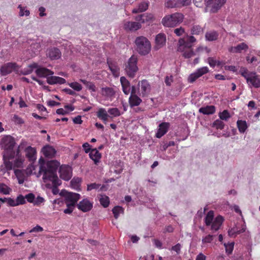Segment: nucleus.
I'll return each mask as SVG.
<instances>
[{
	"label": "nucleus",
	"instance_id": "obj_1",
	"mask_svg": "<svg viewBox=\"0 0 260 260\" xmlns=\"http://www.w3.org/2000/svg\"><path fill=\"white\" fill-rule=\"evenodd\" d=\"M40 164L39 174L43 173V179L45 182L47 180L58 178L56 174L60 163L57 160H53L48 161L45 164L43 158H40L39 160Z\"/></svg>",
	"mask_w": 260,
	"mask_h": 260
},
{
	"label": "nucleus",
	"instance_id": "obj_2",
	"mask_svg": "<svg viewBox=\"0 0 260 260\" xmlns=\"http://www.w3.org/2000/svg\"><path fill=\"white\" fill-rule=\"evenodd\" d=\"M195 41L194 37L188 36L185 38H180L178 42V51L183 52L185 58H190L194 55L192 44Z\"/></svg>",
	"mask_w": 260,
	"mask_h": 260
},
{
	"label": "nucleus",
	"instance_id": "obj_3",
	"mask_svg": "<svg viewBox=\"0 0 260 260\" xmlns=\"http://www.w3.org/2000/svg\"><path fill=\"white\" fill-rule=\"evenodd\" d=\"M3 160L7 171L14 169L15 168H22L24 161L23 157L19 151H16L13 157H6Z\"/></svg>",
	"mask_w": 260,
	"mask_h": 260
},
{
	"label": "nucleus",
	"instance_id": "obj_4",
	"mask_svg": "<svg viewBox=\"0 0 260 260\" xmlns=\"http://www.w3.org/2000/svg\"><path fill=\"white\" fill-rule=\"evenodd\" d=\"M15 144L14 139L10 136H7L2 138L1 145L2 148L4 149L3 159H5L6 157L14 156V153L16 152V151L14 150Z\"/></svg>",
	"mask_w": 260,
	"mask_h": 260
},
{
	"label": "nucleus",
	"instance_id": "obj_5",
	"mask_svg": "<svg viewBox=\"0 0 260 260\" xmlns=\"http://www.w3.org/2000/svg\"><path fill=\"white\" fill-rule=\"evenodd\" d=\"M239 73L246 80L249 86L255 88L260 87V76H258L256 73L249 72L245 68H241Z\"/></svg>",
	"mask_w": 260,
	"mask_h": 260
},
{
	"label": "nucleus",
	"instance_id": "obj_6",
	"mask_svg": "<svg viewBox=\"0 0 260 260\" xmlns=\"http://www.w3.org/2000/svg\"><path fill=\"white\" fill-rule=\"evenodd\" d=\"M214 216V212L210 211L205 217V221L207 225L211 226V230L212 231H217L221 226L224 219L220 215H218L215 218Z\"/></svg>",
	"mask_w": 260,
	"mask_h": 260
},
{
	"label": "nucleus",
	"instance_id": "obj_7",
	"mask_svg": "<svg viewBox=\"0 0 260 260\" xmlns=\"http://www.w3.org/2000/svg\"><path fill=\"white\" fill-rule=\"evenodd\" d=\"M184 18V16L180 13H175L165 16L161 20L162 24L165 27H174L181 23Z\"/></svg>",
	"mask_w": 260,
	"mask_h": 260
},
{
	"label": "nucleus",
	"instance_id": "obj_8",
	"mask_svg": "<svg viewBox=\"0 0 260 260\" xmlns=\"http://www.w3.org/2000/svg\"><path fill=\"white\" fill-rule=\"evenodd\" d=\"M135 44L137 52L142 55L149 53L151 50V44L149 40L145 37L140 36L136 39Z\"/></svg>",
	"mask_w": 260,
	"mask_h": 260
},
{
	"label": "nucleus",
	"instance_id": "obj_9",
	"mask_svg": "<svg viewBox=\"0 0 260 260\" xmlns=\"http://www.w3.org/2000/svg\"><path fill=\"white\" fill-rule=\"evenodd\" d=\"M138 57L133 55L125 64L124 71L126 75L130 78H133L138 71L137 66Z\"/></svg>",
	"mask_w": 260,
	"mask_h": 260
},
{
	"label": "nucleus",
	"instance_id": "obj_10",
	"mask_svg": "<svg viewBox=\"0 0 260 260\" xmlns=\"http://www.w3.org/2000/svg\"><path fill=\"white\" fill-rule=\"evenodd\" d=\"M59 194L64 197L66 204H72L74 206L80 198V195L79 193L68 192L66 190H62Z\"/></svg>",
	"mask_w": 260,
	"mask_h": 260
},
{
	"label": "nucleus",
	"instance_id": "obj_11",
	"mask_svg": "<svg viewBox=\"0 0 260 260\" xmlns=\"http://www.w3.org/2000/svg\"><path fill=\"white\" fill-rule=\"evenodd\" d=\"M206 6L212 13L216 12L225 4L226 0H205Z\"/></svg>",
	"mask_w": 260,
	"mask_h": 260
},
{
	"label": "nucleus",
	"instance_id": "obj_12",
	"mask_svg": "<svg viewBox=\"0 0 260 260\" xmlns=\"http://www.w3.org/2000/svg\"><path fill=\"white\" fill-rule=\"evenodd\" d=\"M191 0H166L165 6L167 8H181L189 5Z\"/></svg>",
	"mask_w": 260,
	"mask_h": 260
},
{
	"label": "nucleus",
	"instance_id": "obj_13",
	"mask_svg": "<svg viewBox=\"0 0 260 260\" xmlns=\"http://www.w3.org/2000/svg\"><path fill=\"white\" fill-rule=\"evenodd\" d=\"M59 173L60 178L66 181L69 180L72 176V168L68 165H62L60 166Z\"/></svg>",
	"mask_w": 260,
	"mask_h": 260
},
{
	"label": "nucleus",
	"instance_id": "obj_14",
	"mask_svg": "<svg viewBox=\"0 0 260 260\" xmlns=\"http://www.w3.org/2000/svg\"><path fill=\"white\" fill-rule=\"evenodd\" d=\"M18 68V65L15 62H8L4 64L0 69L2 76H6L10 74L13 70Z\"/></svg>",
	"mask_w": 260,
	"mask_h": 260
},
{
	"label": "nucleus",
	"instance_id": "obj_15",
	"mask_svg": "<svg viewBox=\"0 0 260 260\" xmlns=\"http://www.w3.org/2000/svg\"><path fill=\"white\" fill-rule=\"evenodd\" d=\"M142 27L139 22L125 21L123 23V29L126 31H135Z\"/></svg>",
	"mask_w": 260,
	"mask_h": 260
},
{
	"label": "nucleus",
	"instance_id": "obj_16",
	"mask_svg": "<svg viewBox=\"0 0 260 260\" xmlns=\"http://www.w3.org/2000/svg\"><path fill=\"white\" fill-rule=\"evenodd\" d=\"M46 55L51 60H56L60 58L61 53L56 47H51L47 49Z\"/></svg>",
	"mask_w": 260,
	"mask_h": 260
},
{
	"label": "nucleus",
	"instance_id": "obj_17",
	"mask_svg": "<svg viewBox=\"0 0 260 260\" xmlns=\"http://www.w3.org/2000/svg\"><path fill=\"white\" fill-rule=\"evenodd\" d=\"M92 203L90 202L87 199L82 200L77 204L78 208L84 212L90 211L92 209Z\"/></svg>",
	"mask_w": 260,
	"mask_h": 260
},
{
	"label": "nucleus",
	"instance_id": "obj_18",
	"mask_svg": "<svg viewBox=\"0 0 260 260\" xmlns=\"http://www.w3.org/2000/svg\"><path fill=\"white\" fill-rule=\"evenodd\" d=\"M170 126V123L168 122H162L159 124L157 133L155 136L157 138H160L164 135H165L168 131Z\"/></svg>",
	"mask_w": 260,
	"mask_h": 260
},
{
	"label": "nucleus",
	"instance_id": "obj_19",
	"mask_svg": "<svg viewBox=\"0 0 260 260\" xmlns=\"http://www.w3.org/2000/svg\"><path fill=\"white\" fill-rule=\"evenodd\" d=\"M138 85L141 88V94L142 96L147 95L150 91V85L146 80H143L138 83Z\"/></svg>",
	"mask_w": 260,
	"mask_h": 260
},
{
	"label": "nucleus",
	"instance_id": "obj_20",
	"mask_svg": "<svg viewBox=\"0 0 260 260\" xmlns=\"http://www.w3.org/2000/svg\"><path fill=\"white\" fill-rule=\"evenodd\" d=\"M25 156L29 161L34 162L36 159V150L35 148L28 146L25 148Z\"/></svg>",
	"mask_w": 260,
	"mask_h": 260
},
{
	"label": "nucleus",
	"instance_id": "obj_21",
	"mask_svg": "<svg viewBox=\"0 0 260 260\" xmlns=\"http://www.w3.org/2000/svg\"><path fill=\"white\" fill-rule=\"evenodd\" d=\"M248 49V46L246 44L241 43L236 46L229 47L228 50L231 53H239L242 52L243 51H246Z\"/></svg>",
	"mask_w": 260,
	"mask_h": 260
},
{
	"label": "nucleus",
	"instance_id": "obj_22",
	"mask_svg": "<svg viewBox=\"0 0 260 260\" xmlns=\"http://www.w3.org/2000/svg\"><path fill=\"white\" fill-rule=\"evenodd\" d=\"M109 68L114 77H118L120 74V68L116 62H113L111 59H107Z\"/></svg>",
	"mask_w": 260,
	"mask_h": 260
},
{
	"label": "nucleus",
	"instance_id": "obj_23",
	"mask_svg": "<svg viewBox=\"0 0 260 260\" xmlns=\"http://www.w3.org/2000/svg\"><path fill=\"white\" fill-rule=\"evenodd\" d=\"M123 93L128 95L131 91V84L129 81L124 76L121 77L120 79Z\"/></svg>",
	"mask_w": 260,
	"mask_h": 260
},
{
	"label": "nucleus",
	"instance_id": "obj_24",
	"mask_svg": "<svg viewBox=\"0 0 260 260\" xmlns=\"http://www.w3.org/2000/svg\"><path fill=\"white\" fill-rule=\"evenodd\" d=\"M35 72L38 76L43 78L46 77L47 78L48 76L53 75L54 74L53 71L43 67L38 68Z\"/></svg>",
	"mask_w": 260,
	"mask_h": 260
},
{
	"label": "nucleus",
	"instance_id": "obj_25",
	"mask_svg": "<svg viewBox=\"0 0 260 260\" xmlns=\"http://www.w3.org/2000/svg\"><path fill=\"white\" fill-rule=\"evenodd\" d=\"M47 82L50 85H54L56 84H62L66 82V80L61 77L58 76L48 77L47 78Z\"/></svg>",
	"mask_w": 260,
	"mask_h": 260
},
{
	"label": "nucleus",
	"instance_id": "obj_26",
	"mask_svg": "<svg viewBox=\"0 0 260 260\" xmlns=\"http://www.w3.org/2000/svg\"><path fill=\"white\" fill-rule=\"evenodd\" d=\"M108 113V111H107L105 108H100L97 111L96 115L100 119L102 120L106 124L108 118L110 117Z\"/></svg>",
	"mask_w": 260,
	"mask_h": 260
},
{
	"label": "nucleus",
	"instance_id": "obj_27",
	"mask_svg": "<svg viewBox=\"0 0 260 260\" xmlns=\"http://www.w3.org/2000/svg\"><path fill=\"white\" fill-rule=\"evenodd\" d=\"M89 155L90 158L94 161V164L97 165L101 158V153L96 148H94L90 150Z\"/></svg>",
	"mask_w": 260,
	"mask_h": 260
},
{
	"label": "nucleus",
	"instance_id": "obj_28",
	"mask_svg": "<svg viewBox=\"0 0 260 260\" xmlns=\"http://www.w3.org/2000/svg\"><path fill=\"white\" fill-rule=\"evenodd\" d=\"M42 151L43 154L48 157H52L56 153L55 149L52 146L49 145L44 147Z\"/></svg>",
	"mask_w": 260,
	"mask_h": 260
},
{
	"label": "nucleus",
	"instance_id": "obj_29",
	"mask_svg": "<svg viewBox=\"0 0 260 260\" xmlns=\"http://www.w3.org/2000/svg\"><path fill=\"white\" fill-rule=\"evenodd\" d=\"M142 102V100L137 94L130 95L128 99V103L131 108L140 105Z\"/></svg>",
	"mask_w": 260,
	"mask_h": 260
},
{
	"label": "nucleus",
	"instance_id": "obj_30",
	"mask_svg": "<svg viewBox=\"0 0 260 260\" xmlns=\"http://www.w3.org/2000/svg\"><path fill=\"white\" fill-rule=\"evenodd\" d=\"M149 3L147 2H143L140 3L137 8L132 10L133 13H138L145 11L148 8Z\"/></svg>",
	"mask_w": 260,
	"mask_h": 260
},
{
	"label": "nucleus",
	"instance_id": "obj_31",
	"mask_svg": "<svg viewBox=\"0 0 260 260\" xmlns=\"http://www.w3.org/2000/svg\"><path fill=\"white\" fill-rule=\"evenodd\" d=\"M102 94L107 98H112L115 94V91L111 87H106L102 88Z\"/></svg>",
	"mask_w": 260,
	"mask_h": 260
},
{
	"label": "nucleus",
	"instance_id": "obj_32",
	"mask_svg": "<svg viewBox=\"0 0 260 260\" xmlns=\"http://www.w3.org/2000/svg\"><path fill=\"white\" fill-rule=\"evenodd\" d=\"M166 41V36L164 34H159L156 36L155 43L159 48L161 47L165 44Z\"/></svg>",
	"mask_w": 260,
	"mask_h": 260
},
{
	"label": "nucleus",
	"instance_id": "obj_33",
	"mask_svg": "<svg viewBox=\"0 0 260 260\" xmlns=\"http://www.w3.org/2000/svg\"><path fill=\"white\" fill-rule=\"evenodd\" d=\"M215 111V108L214 106H207L205 107L201 108L199 109V112L204 114H212Z\"/></svg>",
	"mask_w": 260,
	"mask_h": 260
},
{
	"label": "nucleus",
	"instance_id": "obj_34",
	"mask_svg": "<svg viewBox=\"0 0 260 260\" xmlns=\"http://www.w3.org/2000/svg\"><path fill=\"white\" fill-rule=\"evenodd\" d=\"M52 183V191L54 194H57L59 192V189L57 187L61 184V181L58 179L56 178L54 179L49 180Z\"/></svg>",
	"mask_w": 260,
	"mask_h": 260
},
{
	"label": "nucleus",
	"instance_id": "obj_35",
	"mask_svg": "<svg viewBox=\"0 0 260 260\" xmlns=\"http://www.w3.org/2000/svg\"><path fill=\"white\" fill-rule=\"evenodd\" d=\"M218 37V34L215 30H210L206 32L205 35L206 39L209 41L216 40Z\"/></svg>",
	"mask_w": 260,
	"mask_h": 260
},
{
	"label": "nucleus",
	"instance_id": "obj_36",
	"mask_svg": "<svg viewBox=\"0 0 260 260\" xmlns=\"http://www.w3.org/2000/svg\"><path fill=\"white\" fill-rule=\"evenodd\" d=\"M237 125L239 131L241 133H244L248 128L247 122L245 120H238L237 121Z\"/></svg>",
	"mask_w": 260,
	"mask_h": 260
},
{
	"label": "nucleus",
	"instance_id": "obj_37",
	"mask_svg": "<svg viewBox=\"0 0 260 260\" xmlns=\"http://www.w3.org/2000/svg\"><path fill=\"white\" fill-rule=\"evenodd\" d=\"M99 201L104 208L108 207L110 203L109 198L106 195H101L99 199Z\"/></svg>",
	"mask_w": 260,
	"mask_h": 260
},
{
	"label": "nucleus",
	"instance_id": "obj_38",
	"mask_svg": "<svg viewBox=\"0 0 260 260\" xmlns=\"http://www.w3.org/2000/svg\"><path fill=\"white\" fill-rule=\"evenodd\" d=\"M80 81L83 83L89 90H90L93 92H95L96 91L95 86L92 82H89L82 79H80Z\"/></svg>",
	"mask_w": 260,
	"mask_h": 260
},
{
	"label": "nucleus",
	"instance_id": "obj_39",
	"mask_svg": "<svg viewBox=\"0 0 260 260\" xmlns=\"http://www.w3.org/2000/svg\"><path fill=\"white\" fill-rule=\"evenodd\" d=\"M81 182V178H80L79 177H77V178L74 177L71 181V182H70L72 188H73L75 189H77L79 187V185H80V183Z\"/></svg>",
	"mask_w": 260,
	"mask_h": 260
},
{
	"label": "nucleus",
	"instance_id": "obj_40",
	"mask_svg": "<svg viewBox=\"0 0 260 260\" xmlns=\"http://www.w3.org/2000/svg\"><path fill=\"white\" fill-rule=\"evenodd\" d=\"M112 212L114 216L116 219H117L120 213H123L124 210L120 206H116L112 209Z\"/></svg>",
	"mask_w": 260,
	"mask_h": 260
},
{
	"label": "nucleus",
	"instance_id": "obj_41",
	"mask_svg": "<svg viewBox=\"0 0 260 260\" xmlns=\"http://www.w3.org/2000/svg\"><path fill=\"white\" fill-rule=\"evenodd\" d=\"M219 117L221 120L227 121L231 117V115L228 110H224L219 113Z\"/></svg>",
	"mask_w": 260,
	"mask_h": 260
},
{
	"label": "nucleus",
	"instance_id": "obj_42",
	"mask_svg": "<svg viewBox=\"0 0 260 260\" xmlns=\"http://www.w3.org/2000/svg\"><path fill=\"white\" fill-rule=\"evenodd\" d=\"M69 85L73 88L74 90L79 91L82 90V86L81 84H80L79 83L77 82H72L70 83H69Z\"/></svg>",
	"mask_w": 260,
	"mask_h": 260
},
{
	"label": "nucleus",
	"instance_id": "obj_43",
	"mask_svg": "<svg viewBox=\"0 0 260 260\" xmlns=\"http://www.w3.org/2000/svg\"><path fill=\"white\" fill-rule=\"evenodd\" d=\"M213 126L216 127L217 129H222L224 126V124L220 119H217L213 122Z\"/></svg>",
	"mask_w": 260,
	"mask_h": 260
},
{
	"label": "nucleus",
	"instance_id": "obj_44",
	"mask_svg": "<svg viewBox=\"0 0 260 260\" xmlns=\"http://www.w3.org/2000/svg\"><path fill=\"white\" fill-rule=\"evenodd\" d=\"M208 72V68L206 67L201 68L196 71V78Z\"/></svg>",
	"mask_w": 260,
	"mask_h": 260
},
{
	"label": "nucleus",
	"instance_id": "obj_45",
	"mask_svg": "<svg viewBox=\"0 0 260 260\" xmlns=\"http://www.w3.org/2000/svg\"><path fill=\"white\" fill-rule=\"evenodd\" d=\"M108 112L114 117L119 116L120 115V111L117 108H110L108 110Z\"/></svg>",
	"mask_w": 260,
	"mask_h": 260
},
{
	"label": "nucleus",
	"instance_id": "obj_46",
	"mask_svg": "<svg viewBox=\"0 0 260 260\" xmlns=\"http://www.w3.org/2000/svg\"><path fill=\"white\" fill-rule=\"evenodd\" d=\"M143 17L144 22H148L153 21L154 20V16L151 13H144Z\"/></svg>",
	"mask_w": 260,
	"mask_h": 260
},
{
	"label": "nucleus",
	"instance_id": "obj_47",
	"mask_svg": "<svg viewBox=\"0 0 260 260\" xmlns=\"http://www.w3.org/2000/svg\"><path fill=\"white\" fill-rule=\"evenodd\" d=\"M224 245L225 248L226 252L228 254H231L233 251L234 243L233 242L227 244L224 243Z\"/></svg>",
	"mask_w": 260,
	"mask_h": 260
},
{
	"label": "nucleus",
	"instance_id": "obj_48",
	"mask_svg": "<svg viewBox=\"0 0 260 260\" xmlns=\"http://www.w3.org/2000/svg\"><path fill=\"white\" fill-rule=\"evenodd\" d=\"M16 206L24 204L26 203L25 197L21 194L19 195L16 198Z\"/></svg>",
	"mask_w": 260,
	"mask_h": 260
},
{
	"label": "nucleus",
	"instance_id": "obj_49",
	"mask_svg": "<svg viewBox=\"0 0 260 260\" xmlns=\"http://www.w3.org/2000/svg\"><path fill=\"white\" fill-rule=\"evenodd\" d=\"M173 32L177 36L180 37L185 34V29L181 26L174 29Z\"/></svg>",
	"mask_w": 260,
	"mask_h": 260
},
{
	"label": "nucleus",
	"instance_id": "obj_50",
	"mask_svg": "<svg viewBox=\"0 0 260 260\" xmlns=\"http://www.w3.org/2000/svg\"><path fill=\"white\" fill-rule=\"evenodd\" d=\"M24 171L22 170L16 169L14 170V173L17 179L24 178L25 175L24 173Z\"/></svg>",
	"mask_w": 260,
	"mask_h": 260
},
{
	"label": "nucleus",
	"instance_id": "obj_51",
	"mask_svg": "<svg viewBox=\"0 0 260 260\" xmlns=\"http://www.w3.org/2000/svg\"><path fill=\"white\" fill-rule=\"evenodd\" d=\"M18 8L20 9L19 15L20 16H23L25 15L26 16H29L30 14L29 11L26 10L24 11L25 8L22 7L20 5H19Z\"/></svg>",
	"mask_w": 260,
	"mask_h": 260
},
{
	"label": "nucleus",
	"instance_id": "obj_52",
	"mask_svg": "<svg viewBox=\"0 0 260 260\" xmlns=\"http://www.w3.org/2000/svg\"><path fill=\"white\" fill-rule=\"evenodd\" d=\"M244 230H242V231H238L236 228H232L231 230H229L228 231L229 235L230 237H234L237 234H240V233L243 232Z\"/></svg>",
	"mask_w": 260,
	"mask_h": 260
},
{
	"label": "nucleus",
	"instance_id": "obj_53",
	"mask_svg": "<svg viewBox=\"0 0 260 260\" xmlns=\"http://www.w3.org/2000/svg\"><path fill=\"white\" fill-rule=\"evenodd\" d=\"M9 188L4 184H0V192L4 193V194H8L9 193Z\"/></svg>",
	"mask_w": 260,
	"mask_h": 260
},
{
	"label": "nucleus",
	"instance_id": "obj_54",
	"mask_svg": "<svg viewBox=\"0 0 260 260\" xmlns=\"http://www.w3.org/2000/svg\"><path fill=\"white\" fill-rule=\"evenodd\" d=\"M66 205L67 206V208L64 210L63 212L65 214H71L72 213V212L73 211V210L74 209L75 206H73L72 204H66Z\"/></svg>",
	"mask_w": 260,
	"mask_h": 260
},
{
	"label": "nucleus",
	"instance_id": "obj_55",
	"mask_svg": "<svg viewBox=\"0 0 260 260\" xmlns=\"http://www.w3.org/2000/svg\"><path fill=\"white\" fill-rule=\"evenodd\" d=\"M27 147V142L26 141L22 140L21 141L20 144L18 146V148L16 150V151H19V152H20L21 150H22L23 149H25V148Z\"/></svg>",
	"mask_w": 260,
	"mask_h": 260
},
{
	"label": "nucleus",
	"instance_id": "obj_56",
	"mask_svg": "<svg viewBox=\"0 0 260 260\" xmlns=\"http://www.w3.org/2000/svg\"><path fill=\"white\" fill-rule=\"evenodd\" d=\"M25 199H26L28 202L34 203L35 199V196L32 193H29L25 196Z\"/></svg>",
	"mask_w": 260,
	"mask_h": 260
},
{
	"label": "nucleus",
	"instance_id": "obj_57",
	"mask_svg": "<svg viewBox=\"0 0 260 260\" xmlns=\"http://www.w3.org/2000/svg\"><path fill=\"white\" fill-rule=\"evenodd\" d=\"M213 239V236L208 235L203 238L202 242L203 243H210Z\"/></svg>",
	"mask_w": 260,
	"mask_h": 260
},
{
	"label": "nucleus",
	"instance_id": "obj_58",
	"mask_svg": "<svg viewBox=\"0 0 260 260\" xmlns=\"http://www.w3.org/2000/svg\"><path fill=\"white\" fill-rule=\"evenodd\" d=\"M134 19L136 20V22H139L140 24L142 25V23H144V19L143 17V14L138 15L134 17Z\"/></svg>",
	"mask_w": 260,
	"mask_h": 260
},
{
	"label": "nucleus",
	"instance_id": "obj_59",
	"mask_svg": "<svg viewBox=\"0 0 260 260\" xmlns=\"http://www.w3.org/2000/svg\"><path fill=\"white\" fill-rule=\"evenodd\" d=\"M44 201L45 200L43 198L40 196H38L36 198H35L34 204L35 205L39 206L42 203L44 202Z\"/></svg>",
	"mask_w": 260,
	"mask_h": 260
},
{
	"label": "nucleus",
	"instance_id": "obj_60",
	"mask_svg": "<svg viewBox=\"0 0 260 260\" xmlns=\"http://www.w3.org/2000/svg\"><path fill=\"white\" fill-rule=\"evenodd\" d=\"M100 186V184H96L95 183H91L87 185V190L89 191L93 189H98Z\"/></svg>",
	"mask_w": 260,
	"mask_h": 260
},
{
	"label": "nucleus",
	"instance_id": "obj_61",
	"mask_svg": "<svg viewBox=\"0 0 260 260\" xmlns=\"http://www.w3.org/2000/svg\"><path fill=\"white\" fill-rule=\"evenodd\" d=\"M13 120L17 124H22L24 123L23 120L17 115H14L13 116Z\"/></svg>",
	"mask_w": 260,
	"mask_h": 260
},
{
	"label": "nucleus",
	"instance_id": "obj_62",
	"mask_svg": "<svg viewBox=\"0 0 260 260\" xmlns=\"http://www.w3.org/2000/svg\"><path fill=\"white\" fill-rule=\"evenodd\" d=\"M43 231V228H42L41 226L37 225L34 228H32L30 231V233H33V232H42Z\"/></svg>",
	"mask_w": 260,
	"mask_h": 260
},
{
	"label": "nucleus",
	"instance_id": "obj_63",
	"mask_svg": "<svg viewBox=\"0 0 260 260\" xmlns=\"http://www.w3.org/2000/svg\"><path fill=\"white\" fill-rule=\"evenodd\" d=\"M7 203H8V205L10 206H12V207L17 206L16 201H15L14 199H13L11 198H8Z\"/></svg>",
	"mask_w": 260,
	"mask_h": 260
},
{
	"label": "nucleus",
	"instance_id": "obj_64",
	"mask_svg": "<svg viewBox=\"0 0 260 260\" xmlns=\"http://www.w3.org/2000/svg\"><path fill=\"white\" fill-rule=\"evenodd\" d=\"M82 147L84 149L85 152L86 153L89 152V151L91 150L90 148V145L88 143L86 142L84 143L82 145Z\"/></svg>",
	"mask_w": 260,
	"mask_h": 260
}]
</instances>
